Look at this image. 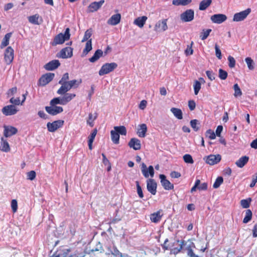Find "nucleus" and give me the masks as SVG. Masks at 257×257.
Returning a JSON list of instances; mask_svg holds the SVG:
<instances>
[{"mask_svg":"<svg viewBox=\"0 0 257 257\" xmlns=\"http://www.w3.org/2000/svg\"><path fill=\"white\" fill-rule=\"evenodd\" d=\"M70 37V29L67 28L66 29L64 34L60 33L55 37L52 43V45L53 46H56L58 44H62L65 41L69 39Z\"/></svg>","mask_w":257,"mask_h":257,"instance_id":"1","label":"nucleus"},{"mask_svg":"<svg viewBox=\"0 0 257 257\" xmlns=\"http://www.w3.org/2000/svg\"><path fill=\"white\" fill-rule=\"evenodd\" d=\"M117 67L116 63L112 62L103 64L99 71V75L102 76L113 71Z\"/></svg>","mask_w":257,"mask_h":257,"instance_id":"2","label":"nucleus"},{"mask_svg":"<svg viewBox=\"0 0 257 257\" xmlns=\"http://www.w3.org/2000/svg\"><path fill=\"white\" fill-rule=\"evenodd\" d=\"M167 21V19H164L158 21L155 25L154 31L157 32L166 31L168 28Z\"/></svg>","mask_w":257,"mask_h":257,"instance_id":"3","label":"nucleus"},{"mask_svg":"<svg viewBox=\"0 0 257 257\" xmlns=\"http://www.w3.org/2000/svg\"><path fill=\"white\" fill-rule=\"evenodd\" d=\"M194 12L192 9H188L180 15V19L182 22H189L194 19Z\"/></svg>","mask_w":257,"mask_h":257,"instance_id":"4","label":"nucleus"},{"mask_svg":"<svg viewBox=\"0 0 257 257\" xmlns=\"http://www.w3.org/2000/svg\"><path fill=\"white\" fill-rule=\"evenodd\" d=\"M14 51L11 47H8L4 53V60L7 65L12 63L14 60Z\"/></svg>","mask_w":257,"mask_h":257,"instance_id":"5","label":"nucleus"},{"mask_svg":"<svg viewBox=\"0 0 257 257\" xmlns=\"http://www.w3.org/2000/svg\"><path fill=\"white\" fill-rule=\"evenodd\" d=\"M64 121L62 120H55L52 122H48L47 127L50 132H54L57 129L61 127L64 124Z\"/></svg>","mask_w":257,"mask_h":257,"instance_id":"6","label":"nucleus"},{"mask_svg":"<svg viewBox=\"0 0 257 257\" xmlns=\"http://www.w3.org/2000/svg\"><path fill=\"white\" fill-rule=\"evenodd\" d=\"M251 12L250 9H247L244 11L236 13L233 16V21L240 22L244 20Z\"/></svg>","mask_w":257,"mask_h":257,"instance_id":"7","label":"nucleus"},{"mask_svg":"<svg viewBox=\"0 0 257 257\" xmlns=\"http://www.w3.org/2000/svg\"><path fill=\"white\" fill-rule=\"evenodd\" d=\"M55 74L52 73H48L41 76L39 80V84L41 86H45L54 78Z\"/></svg>","mask_w":257,"mask_h":257,"instance_id":"8","label":"nucleus"},{"mask_svg":"<svg viewBox=\"0 0 257 257\" xmlns=\"http://www.w3.org/2000/svg\"><path fill=\"white\" fill-rule=\"evenodd\" d=\"M73 55V49L72 48L67 47L62 49L57 55V57L63 59L70 58Z\"/></svg>","mask_w":257,"mask_h":257,"instance_id":"9","label":"nucleus"},{"mask_svg":"<svg viewBox=\"0 0 257 257\" xmlns=\"http://www.w3.org/2000/svg\"><path fill=\"white\" fill-rule=\"evenodd\" d=\"M141 170L142 173L145 178H148L149 175L152 177L154 175V170L152 166H150L148 168H147V166L145 163H143L141 165Z\"/></svg>","mask_w":257,"mask_h":257,"instance_id":"10","label":"nucleus"},{"mask_svg":"<svg viewBox=\"0 0 257 257\" xmlns=\"http://www.w3.org/2000/svg\"><path fill=\"white\" fill-rule=\"evenodd\" d=\"M45 110L49 114L52 115H56L63 111V109L61 106L54 105L46 106Z\"/></svg>","mask_w":257,"mask_h":257,"instance_id":"11","label":"nucleus"},{"mask_svg":"<svg viewBox=\"0 0 257 257\" xmlns=\"http://www.w3.org/2000/svg\"><path fill=\"white\" fill-rule=\"evenodd\" d=\"M221 159V157L220 155H210L206 157V163L210 165H213L219 163Z\"/></svg>","mask_w":257,"mask_h":257,"instance_id":"12","label":"nucleus"},{"mask_svg":"<svg viewBox=\"0 0 257 257\" xmlns=\"http://www.w3.org/2000/svg\"><path fill=\"white\" fill-rule=\"evenodd\" d=\"M4 128V135L6 138L10 137L18 133L17 128L11 125H5Z\"/></svg>","mask_w":257,"mask_h":257,"instance_id":"13","label":"nucleus"},{"mask_svg":"<svg viewBox=\"0 0 257 257\" xmlns=\"http://www.w3.org/2000/svg\"><path fill=\"white\" fill-rule=\"evenodd\" d=\"M104 3V0H101L98 2H94L91 3L88 7L87 12L89 13H93L97 11L101 7Z\"/></svg>","mask_w":257,"mask_h":257,"instance_id":"14","label":"nucleus"},{"mask_svg":"<svg viewBox=\"0 0 257 257\" xmlns=\"http://www.w3.org/2000/svg\"><path fill=\"white\" fill-rule=\"evenodd\" d=\"M159 177L161 179V184L165 190H169L174 188L173 184H171L169 180L166 179V177L165 175L161 174L160 175Z\"/></svg>","mask_w":257,"mask_h":257,"instance_id":"15","label":"nucleus"},{"mask_svg":"<svg viewBox=\"0 0 257 257\" xmlns=\"http://www.w3.org/2000/svg\"><path fill=\"white\" fill-rule=\"evenodd\" d=\"M18 110L14 105H9L5 106L2 109L3 113L6 115H12L16 114Z\"/></svg>","mask_w":257,"mask_h":257,"instance_id":"16","label":"nucleus"},{"mask_svg":"<svg viewBox=\"0 0 257 257\" xmlns=\"http://www.w3.org/2000/svg\"><path fill=\"white\" fill-rule=\"evenodd\" d=\"M147 188L152 194L155 195L157 192V183L154 179H149L147 181Z\"/></svg>","mask_w":257,"mask_h":257,"instance_id":"17","label":"nucleus"},{"mask_svg":"<svg viewBox=\"0 0 257 257\" xmlns=\"http://www.w3.org/2000/svg\"><path fill=\"white\" fill-rule=\"evenodd\" d=\"M214 23L221 24L227 20V17L224 14H219L212 15L210 18Z\"/></svg>","mask_w":257,"mask_h":257,"instance_id":"18","label":"nucleus"},{"mask_svg":"<svg viewBox=\"0 0 257 257\" xmlns=\"http://www.w3.org/2000/svg\"><path fill=\"white\" fill-rule=\"evenodd\" d=\"M60 65V63L58 60H53L44 66V68L48 71H52L57 68Z\"/></svg>","mask_w":257,"mask_h":257,"instance_id":"19","label":"nucleus"},{"mask_svg":"<svg viewBox=\"0 0 257 257\" xmlns=\"http://www.w3.org/2000/svg\"><path fill=\"white\" fill-rule=\"evenodd\" d=\"M128 145L131 148H133L135 150H139L141 148V141L135 138L131 139Z\"/></svg>","mask_w":257,"mask_h":257,"instance_id":"20","label":"nucleus"},{"mask_svg":"<svg viewBox=\"0 0 257 257\" xmlns=\"http://www.w3.org/2000/svg\"><path fill=\"white\" fill-rule=\"evenodd\" d=\"M147 132V126L145 123L139 125L137 134L140 138H145Z\"/></svg>","mask_w":257,"mask_h":257,"instance_id":"21","label":"nucleus"},{"mask_svg":"<svg viewBox=\"0 0 257 257\" xmlns=\"http://www.w3.org/2000/svg\"><path fill=\"white\" fill-rule=\"evenodd\" d=\"M120 19L121 15L119 14L113 15L107 21V24L112 26L116 25L120 22Z\"/></svg>","mask_w":257,"mask_h":257,"instance_id":"22","label":"nucleus"},{"mask_svg":"<svg viewBox=\"0 0 257 257\" xmlns=\"http://www.w3.org/2000/svg\"><path fill=\"white\" fill-rule=\"evenodd\" d=\"M162 216V210H160L156 212L151 214L150 219L153 222L158 223L161 220Z\"/></svg>","mask_w":257,"mask_h":257,"instance_id":"23","label":"nucleus"},{"mask_svg":"<svg viewBox=\"0 0 257 257\" xmlns=\"http://www.w3.org/2000/svg\"><path fill=\"white\" fill-rule=\"evenodd\" d=\"M107 251L105 254L106 255L112 254L114 256H117L120 251L117 249L116 247L114 245H108L106 247Z\"/></svg>","mask_w":257,"mask_h":257,"instance_id":"24","label":"nucleus"},{"mask_svg":"<svg viewBox=\"0 0 257 257\" xmlns=\"http://www.w3.org/2000/svg\"><path fill=\"white\" fill-rule=\"evenodd\" d=\"M60 84L61 85V86L57 91V93L58 94L63 95L71 89V86L69 85L68 82Z\"/></svg>","mask_w":257,"mask_h":257,"instance_id":"25","label":"nucleus"},{"mask_svg":"<svg viewBox=\"0 0 257 257\" xmlns=\"http://www.w3.org/2000/svg\"><path fill=\"white\" fill-rule=\"evenodd\" d=\"M0 150L4 152H9L10 151V145L8 141L4 137L1 138Z\"/></svg>","mask_w":257,"mask_h":257,"instance_id":"26","label":"nucleus"},{"mask_svg":"<svg viewBox=\"0 0 257 257\" xmlns=\"http://www.w3.org/2000/svg\"><path fill=\"white\" fill-rule=\"evenodd\" d=\"M147 20V17L146 16L140 17L135 20L134 24L140 28H142L144 26Z\"/></svg>","mask_w":257,"mask_h":257,"instance_id":"27","label":"nucleus"},{"mask_svg":"<svg viewBox=\"0 0 257 257\" xmlns=\"http://www.w3.org/2000/svg\"><path fill=\"white\" fill-rule=\"evenodd\" d=\"M249 158L244 156L240 158L236 162V165L239 168H242L248 162Z\"/></svg>","mask_w":257,"mask_h":257,"instance_id":"28","label":"nucleus"},{"mask_svg":"<svg viewBox=\"0 0 257 257\" xmlns=\"http://www.w3.org/2000/svg\"><path fill=\"white\" fill-rule=\"evenodd\" d=\"M92 40L87 41L85 48L83 49L81 56L85 57L92 50Z\"/></svg>","mask_w":257,"mask_h":257,"instance_id":"29","label":"nucleus"},{"mask_svg":"<svg viewBox=\"0 0 257 257\" xmlns=\"http://www.w3.org/2000/svg\"><path fill=\"white\" fill-rule=\"evenodd\" d=\"M102 55L103 51L100 49H98L95 52L93 56L89 58V60L90 62L94 63L98 60Z\"/></svg>","mask_w":257,"mask_h":257,"instance_id":"30","label":"nucleus"},{"mask_svg":"<svg viewBox=\"0 0 257 257\" xmlns=\"http://www.w3.org/2000/svg\"><path fill=\"white\" fill-rule=\"evenodd\" d=\"M212 3V0H203L199 4V9L204 11L208 8Z\"/></svg>","mask_w":257,"mask_h":257,"instance_id":"31","label":"nucleus"},{"mask_svg":"<svg viewBox=\"0 0 257 257\" xmlns=\"http://www.w3.org/2000/svg\"><path fill=\"white\" fill-rule=\"evenodd\" d=\"M63 95L64 96L62 97V99L64 105L70 101L76 96L75 94L68 93H65Z\"/></svg>","mask_w":257,"mask_h":257,"instance_id":"32","label":"nucleus"},{"mask_svg":"<svg viewBox=\"0 0 257 257\" xmlns=\"http://www.w3.org/2000/svg\"><path fill=\"white\" fill-rule=\"evenodd\" d=\"M12 35V33H9L6 34L3 40V41L1 45V48H3L7 46H8L9 44V40L10 38L11 37Z\"/></svg>","mask_w":257,"mask_h":257,"instance_id":"33","label":"nucleus"},{"mask_svg":"<svg viewBox=\"0 0 257 257\" xmlns=\"http://www.w3.org/2000/svg\"><path fill=\"white\" fill-rule=\"evenodd\" d=\"M171 111L173 113L174 116L178 119H182V112L180 109L173 107L171 109Z\"/></svg>","mask_w":257,"mask_h":257,"instance_id":"34","label":"nucleus"},{"mask_svg":"<svg viewBox=\"0 0 257 257\" xmlns=\"http://www.w3.org/2000/svg\"><path fill=\"white\" fill-rule=\"evenodd\" d=\"M111 138L112 141L115 144H118L119 141V135L114 130H112L110 132Z\"/></svg>","mask_w":257,"mask_h":257,"instance_id":"35","label":"nucleus"},{"mask_svg":"<svg viewBox=\"0 0 257 257\" xmlns=\"http://www.w3.org/2000/svg\"><path fill=\"white\" fill-rule=\"evenodd\" d=\"M191 2L192 0H173L172 4L175 6H186Z\"/></svg>","mask_w":257,"mask_h":257,"instance_id":"36","label":"nucleus"},{"mask_svg":"<svg viewBox=\"0 0 257 257\" xmlns=\"http://www.w3.org/2000/svg\"><path fill=\"white\" fill-rule=\"evenodd\" d=\"M114 130L119 135L125 136L126 134V130L124 126H114Z\"/></svg>","mask_w":257,"mask_h":257,"instance_id":"37","label":"nucleus"},{"mask_svg":"<svg viewBox=\"0 0 257 257\" xmlns=\"http://www.w3.org/2000/svg\"><path fill=\"white\" fill-rule=\"evenodd\" d=\"M39 16L37 14L30 16L28 20L30 23L35 24L39 25L40 23L39 22Z\"/></svg>","mask_w":257,"mask_h":257,"instance_id":"38","label":"nucleus"},{"mask_svg":"<svg viewBox=\"0 0 257 257\" xmlns=\"http://www.w3.org/2000/svg\"><path fill=\"white\" fill-rule=\"evenodd\" d=\"M51 105L56 106V104L64 105L62 97H56L52 99L50 103Z\"/></svg>","mask_w":257,"mask_h":257,"instance_id":"39","label":"nucleus"},{"mask_svg":"<svg viewBox=\"0 0 257 257\" xmlns=\"http://www.w3.org/2000/svg\"><path fill=\"white\" fill-rule=\"evenodd\" d=\"M252 218V212L250 210L247 209L245 211V215L243 218V222L244 223H247Z\"/></svg>","mask_w":257,"mask_h":257,"instance_id":"40","label":"nucleus"},{"mask_svg":"<svg viewBox=\"0 0 257 257\" xmlns=\"http://www.w3.org/2000/svg\"><path fill=\"white\" fill-rule=\"evenodd\" d=\"M200 123L197 119H193L190 121V125L193 130L197 132L199 129V125Z\"/></svg>","mask_w":257,"mask_h":257,"instance_id":"41","label":"nucleus"},{"mask_svg":"<svg viewBox=\"0 0 257 257\" xmlns=\"http://www.w3.org/2000/svg\"><path fill=\"white\" fill-rule=\"evenodd\" d=\"M92 30L91 29H88L85 32L84 35L83 36V38L81 41L82 42H84L85 41H87L89 40H90V38L91 37L92 35Z\"/></svg>","mask_w":257,"mask_h":257,"instance_id":"42","label":"nucleus"},{"mask_svg":"<svg viewBox=\"0 0 257 257\" xmlns=\"http://www.w3.org/2000/svg\"><path fill=\"white\" fill-rule=\"evenodd\" d=\"M251 199L249 198L247 199H243L240 201V205L243 208H247L249 207Z\"/></svg>","mask_w":257,"mask_h":257,"instance_id":"43","label":"nucleus"},{"mask_svg":"<svg viewBox=\"0 0 257 257\" xmlns=\"http://www.w3.org/2000/svg\"><path fill=\"white\" fill-rule=\"evenodd\" d=\"M194 43L193 41H192L190 45H188L187 46V48L186 50H185V54L186 55H192L193 53V50L192 49V46L193 45Z\"/></svg>","mask_w":257,"mask_h":257,"instance_id":"44","label":"nucleus"},{"mask_svg":"<svg viewBox=\"0 0 257 257\" xmlns=\"http://www.w3.org/2000/svg\"><path fill=\"white\" fill-rule=\"evenodd\" d=\"M228 76L227 72L222 69H219L218 71V76L221 80H225Z\"/></svg>","mask_w":257,"mask_h":257,"instance_id":"45","label":"nucleus"},{"mask_svg":"<svg viewBox=\"0 0 257 257\" xmlns=\"http://www.w3.org/2000/svg\"><path fill=\"white\" fill-rule=\"evenodd\" d=\"M211 31V29H207L206 30H203L202 32H201L200 36L201 40H204L207 39Z\"/></svg>","mask_w":257,"mask_h":257,"instance_id":"46","label":"nucleus"},{"mask_svg":"<svg viewBox=\"0 0 257 257\" xmlns=\"http://www.w3.org/2000/svg\"><path fill=\"white\" fill-rule=\"evenodd\" d=\"M233 89L234 90V95L235 97L240 96L242 95V92L237 83L233 85Z\"/></svg>","mask_w":257,"mask_h":257,"instance_id":"47","label":"nucleus"},{"mask_svg":"<svg viewBox=\"0 0 257 257\" xmlns=\"http://www.w3.org/2000/svg\"><path fill=\"white\" fill-rule=\"evenodd\" d=\"M223 179L222 177H217L213 185V187L214 188H218L220 186V185L223 183Z\"/></svg>","mask_w":257,"mask_h":257,"instance_id":"48","label":"nucleus"},{"mask_svg":"<svg viewBox=\"0 0 257 257\" xmlns=\"http://www.w3.org/2000/svg\"><path fill=\"white\" fill-rule=\"evenodd\" d=\"M194 89V93L195 95H197L199 90L201 89V83L199 81L196 80L193 85Z\"/></svg>","mask_w":257,"mask_h":257,"instance_id":"49","label":"nucleus"},{"mask_svg":"<svg viewBox=\"0 0 257 257\" xmlns=\"http://www.w3.org/2000/svg\"><path fill=\"white\" fill-rule=\"evenodd\" d=\"M245 61L247 65L248 69L250 70H253L254 69V63L251 58L247 57L245 58Z\"/></svg>","mask_w":257,"mask_h":257,"instance_id":"50","label":"nucleus"},{"mask_svg":"<svg viewBox=\"0 0 257 257\" xmlns=\"http://www.w3.org/2000/svg\"><path fill=\"white\" fill-rule=\"evenodd\" d=\"M96 117H97L96 113H95V115L94 117L93 116V114L92 113H89L88 119L87 120V124H88L91 126H93V121L96 118Z\"/></svg>","mask_w":257,"mask_h":257,"instance_id":"51","label":"nucleus"},{"mask_svg":"<svg viewBox=\"0 0 257 257\" xmlns=\"http://www.w3.org/2000/svg\"><path fill=\"white\" fill-rule=\"evenodd\" d=\"M183 160L186 163L193 164L194 163L192 156L189 154H186L184 155Z\"/></svg>","mask_w":257,"mask_h":257,"instance_id":"52","label":"nucleus"},{"mask_svg":"<svg viewBox=\"0 0 257 257\" xmlns=\"http://www.w3.org/2000/svg\"><path fill=\"white\" fill-rule=\"evenodd\" d=\"M136 184L137 186V193L141 198H143L144 197V194L143 193L142 188L139 184V181H136Z\"/></svg>","mask_w":257,"mask_h":257,"instance_id":"53","label":"nucleus"},{"mask_svg":"<svg viewBox=\"0 0 257 257\" xmlns=\"http://www.w3.org/2000/svg\"><path fill=\"white\" fill-rule=\"evenodd\" d=\"M227 59L228 61L229 67L231 68L234 67L235 65V60L234 58L231 56H229Z\"/></svg>","mask_w":257,"mask_h":257,"instance_id":"54","label":"nucleus"},{"mask_svg":"<svg viewBox=\"0 0 257 257\" xmlns=\"http://www.w3.org/2000/svg\"><path fill=\"white\" fill-rule=\"evenodd\" d=\"M36 174L34 171H31L27 173V179L32 181L36 178Z\"/></svg>","mask_w":257,"mask_h":257,"instance_id":"55","label":"nucleus"},{"mask_svg":"<svg viewBox=\"0 0 257 257\" xmlns=\"http://www.w3.org/2000/svg\"><path fill=\"white\" fill-rule=\"evenodd\" d=\"M69 74L68 73H64L62 76V77L61 79V80L59 81V84H62L68 82V80H69Z\"/></svg>","mask_w":257,"mask_h":257,"instance_id":"56","label":"nucleus"},{"mask_svg":"<svg viewBox=\"0 0 257 257\" xmlns=\"http://www.w3.org/2000/svg\"><path fill=\"white\" fill-rule=\"evenodd\" d=\"M97 130L96 128H94L92 132H91V134L88 137V141L91 142H93V141L95 139V137L97 134Z\"/></svg>","mask_w":257,"mask_h":257,"instance_id":"57","label":"nucleus"},{"mask_svg":"<svg viewBox=\"0 0 257 257\" xmlns=\"http://www.w3.org/2000/svg\"><path fill=\"white\" fill-rule=\"evenodd\" d=\"M82 81L81 79H80L79 81L76 80H72L68 81V83L69 85L71 86L72 88L73 87H74L75 85L76 87H77L81 83Z\"/></svg>","mask_w":257,"mask_h":257,"instance_id":"58","label":"nucleus"},{"mask_svg":"<svg viewBox=\"0 0 257 257\" xmlns=\"http://www.w3.org/2000/svg\"><path fill=\"white\" fill-rule=\"evenodd\" d=\"M206 137H208L211 140L214 139L216 137L215 134L213 131L211 130H208L206 131Z\"/></svg>","mask_w":257,"mask_h":257,"instance_id":"59","label":"nucleus"},{"mask_svg":"<svg viewBox=\"0 0 257 257\" xmlns=\"http://www.w3.org/2000/svg\"><path fill=\"white\" fill-rule=\"evenodd\" d=\"M206 74L209 80L213 81L215 79V74L212 71H206Z\"/></svg>","mask_w":257,"mask_h":257,"instance_id":"60","label":"nucleus"},{"mask_svg":"<svg viewBox=\"0 0 257 257\" xmlns=\"http://www.w3.org/2000/svg\"><path fill=\"white\" fill-rule=\"evenodd\" d=\"M17 92V88L16 87H13L8 91L7 94L8 97H11L15 95Z\"/></svg>","mask_w":257,"mask_h":257,"instance_id":"61","label":"nucleus"},{"mask_svg":"<svg viewBox=\"0 0 257 257\" xmlns=\"http://www.w3.org/2000/svg\"><path fill=\"white\" fill-rule=\"evenodd\" d=\"M215 55L219 59H221L222 58L221 52L219 49L218 45L216 44L215 45Z\"/></svg>","mask_w":257,"mask_h":257,"instance_id":"62","label":"nucleus"},{"mask_svg":"<svg viewBox=\"0 0 257 257\" xmlns=\"http://www.w3.org/2000/svg\"><path fill=\"white\" fill-rule=\"evenodd\" d=\"M10 102L14 105H19L21 104V102H20V99L19 97L14 98V97H12L10 100Z\"/></svg>","mask_w":257,"mask_h":257,"instance_id":"63","label":"nucleus"},{"mask_svg":"<svg viewBox=\"0 0 257 257\" xmlns=\"http://www.w3.org/2000/svg\"><path fill=\"white\" fill-rule=\"evenodd\" d=\"M17 201L16 200H13L11 202V207L14 212H16L17 210Z\"/></svg>","mask_w":257,"mask_h":257,"instance_id":"64","label":"nucleus"}]
</instances>
